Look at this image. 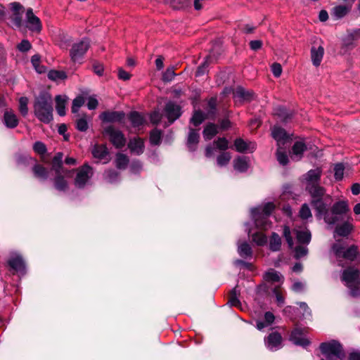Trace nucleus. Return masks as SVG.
<instances>
[{"label": "nucleus", "mask_w": 360, "mask_h": 360, "mask_svg": "<svg viewBox=\"0 0 360 360\" xmlns=\"http://www.w3.org/2000/svg\"><path fill=\"white\" fill-rule=\"evenodd\" d=\"M331 199L326 202L325 210L316 214L318 219H323L324 221L330 225L336 224L345 219V214L349 211V206L346 201H338L333 204L330 210Z\"/></svg>", "instance_id": "1"}, {"label": "nucleus", "mask_w": 360, "mask_h": 360, "mask_svg": "<svg viewBox=\"0 0 360 360\" xmlns=\"http://www.w3.org/2000/svg\"><path fill=\"white\" fill-rule=\"evenodd\" d=\"M35 116L44 123H49L53 120L52 99L50 94L42 92L36 97L34 103Z\"/></svg>", "instance_id": "2"}, {"label": "nucleus", "mask_w": 360, "mask_h": 360, "mask_svg": "<svg viewBox=\"0 0 360 360\" xmlns=\"http://www.w3.org/2000/svg\"><path fill=\"white\" fill-rule=\"evenodd\" d=\"M306 190L311 198V205L314 209L316 214L323 212L325 210L326 202L331 198L330 195L326 194L325 188L319 184L306 186Z\"/></svg>", "instance_id": "3"}, {"label": "nucleus", "mask_w": 360, "mask_h": 360, "mask_svg": "<svg viewBox=\"0 0 360 360\" xmlns=\"http://www.w3.org/2000/svg\"><path fill=\"white\" fill-rule=\"evenodd\" d=\"M276 205L273 202H266L263 206L252 209V215L256 226L266 230L271 228V222L269 217L274 210Z\"/></svg>", "instance_id": "4"}, {"label": "nucleus", "mask_w": 360, "mask_h": 360, "mask_svg": "<svg viewBox=\"0 0 360 360\" xmlns=\"http://www.w3.org/2000/svg\"><path fill=\"white\" fill-rule=\"evenodd\" d=\"M320 349L324 356L321 360H344L345 358L342 345L336 340L321 343Z\"/></svg>", "instance_id": "5"}, {"label": "nucleus", "mask_w": 360, "mask_h": 360, "mask_svg": "<svg viewBox=\"0 0 360 360\" xmlns=\"http://www.w3.org/2000/svg\"><path fill=\"white\" fill-rule=\"evenodd\" d=\"M332 250L338 261V265L340 266H344L342 259L354 261L359 253L358 247L356 245H352L345 249L343 244L340 240L333 245Z\"/></svg>", "instance_id": "6"}, {"label": "nucleus", "mask_w": 360, "mask_h": 360, "mask_svg": "<svg viewBox=\"0 0 360 360\" xmlns=\"http://www.w3.org/2000/svg\"><path fill=\"white\" fill-rule=\"evenodd\" d=\"M89 46L90 41L87 38H84L79 41L74 43L70 50V56L72 61L81 63Z\"/></svg>", "instance_id": "7"}, {"label": "nucleus", "mask_w": 360, "mask_h": 360, "mask_svg": "<svg viewBox=\"0 0 360 360\" xmlns=\"http://www.w3.org/2000/svg\"><path fill=\"white\" fill-rule=\"evenodd\" d=\"M341 280L347 287L353 284H360V271L354 266H349L342 271Z\"/></svg>", "instance_id": "8"}, {"label": "nucleus", "mask_w": 360, "mask_h": 360, "mask_svg": "<svg viewBox=\"0 0 360 360\" xmlns=\"http://www.w3.org/2000/svg\"><path fill=\"white\" fill-rule=\"evenodd\" d=\"M92 175V168L88 165H84L79 168L75 179V186L79 188H84Z\"/></svg>", "instance_id": "9"}, {"label": "nucleus", "mask_w": 360, "mask_h": 360, "mask_svg": "<svg viewBox=\"0 0 360 360\" xmlns=\"http://www.w3.org/2000/svg\"><path fill=\"white\" fill-rule=\"evenodd\" d=\"M104 132L109 136L110 142L117 148H121L124 146L126 139L120 131L116 129L112 126H108L105 128Z\"/></svg>", "instance_id": "10"}, {"label": "nucleus", "mask_w": 360, "mask_h": 360, "mask_svg": "<svg viewBox=\"0 0 360 360\" xmlns=\"http://www.w3.org/2000/svg\"><path fill=\"white\" fill-rule=\"evenodd\" d=\"M181 115V108L179 105L172 101L166 103L164 108V115L167 118L169 124L173 123Z\"/></svg>", "instance_id": "11"}, {"label": "nucleus", "mask_w": 360, "mask_h": 360, "mask_svg": "<svg viewBox=\"0 0 360 360\" xmlns=\"http://www.w3.org/2000/svg\"><path fill=\"white\" fill-rule=\"evenodd\" d=\"M26 27L32 32H40L42 28L40 19L33 13L32 8L26 12Z\"/></svg>", "instance_id": "12"}, {"label": "nucleus", "mask_w": 360, "mask_h": 360, "mask_svg": "<svg viewBox=\"0 0 360 360\" xmlns=\"http://www.w3.org/2000/svg\"><path fill=\"white\" fill-rule=\"evenodd\" d=\"M8 264L17 273L24 274L25 272V264L24 260L18 254L11 255L8 261Z\"/></svg>", "instance_id": "13"}, {"label": "nucleus", "mask_w": 360, "mask_h": 360, "mask_svg": "<svg viewBox=\"0 0 360 360\" xmlns=\"http://www.w3.org/2000/svg\"><path fill=\"white\" fill-rule=\"evenodd\" d=\"M266 347L271 351H276L281 347L282 337L280 333L273 332L264 340Z\"/></svg>", "instance_id": "14"}, {"label": "nucleus", "mask_w": 360, "mask_h": 360, "mask_svg": "<svg viewBox=\"0 0 360 360\" xmlns=\"http://www.w3.org/2000/svg\"><path fill=\"white\" fill-rule=\"evenodd\" d=\"M125 114L121 111H105L100 115L103 122H122Z\"/></svg>", "instance_id": "15"}, {"label": "nucleus", "mask_w": 360, "mask_h": 360, "mask_svg": "<svg viewBox=\"0 0 360 360\" xmlns=\"http://www.w3.org/2000/svg\"><path fill=\"white\" fill-rule=\"evenodd\" d=\"M72 171H64L60 173H55L56 177L54 179V187L59 191H65L67 190L68 185L65 176L69 177L71 176Z\"/></svg>", "instance_id": "16"}, {"label": "nucleus", "mask_w": 360, "mask_h": 360, "mask_svg": "<svg viewBox=\"0 0 360 360\" xmlns=\"http://www.w3.org/2000/svg\"><path fill=\"white\" fill-rule=\"evenodd\" d=\"M271 135L277 142V146H284L288 141V136L285 131L280 127H274L271 130Z\"/></svg>", "instance_id": "17"}, {"label": "nucleus", "mask_w": 360, "mask_h": 360, "mask_svg": "<svg viewBox=\"0 0 360 360\" xmlns=\"http://www.w3.org/2000/svg\"><path fill=\"white\" fill-rule=\"evenodd\" d=\"M353 219L350 216H347V220L342 221L343 223L340 225H337L335 232L340 236H348L354 229L352 224Z\"/></svg>", "instance_id": "18"}, {"label": "nucleus", "mask_w": 360, "mask_h": 360, "mask_svg": "<svg viewBox=\"0 0 360 360\" xmlns=\"http://www.w3.org/2000/svg\"><path fill=\"white\" fill-rule=\"evenodd\" d=\"M233 97L236 103L250 101L253 97V93L238 86L233 91Z\"/></svg>", "instance_id": "19"}, {"label": "nucleus", "mask_w": 360, "mask_h": 360, "mask_svg": "<svg viewBox=\"0 0 360 360\" xmlns=\"http://www.w3.org/2000/svg\"><path fill=\"white\" fill-rule=\"evenodd\" d=\"M290 340L296 345L307 347L309 341L304 336L301 328H295L290 334Z\"/></svg>", "instance_id": "20"}, {"label": "nucleus", "mask_w": 360, "mask_h": 360, "mask_svg": "<svg viewBox=\"0 0 360 360\" xmlns=\"http://www.w3.org/2000/svg\"><path fill=\"white\" fill-rule=\"evenodd\" d=\"M307 150V146L303 141H296L292 147L290 158L294 161H299L303 157V153Z\"/></svg>", "instance_id": "21"}, {"label": "nucleus", "mask_w": 360, "mask_h": 360, "mask_svg": "<svg viewBox=\"0 0 360 360\" xmlns=\"http://www.w3.org/2000/svg\"><path fill=\"white\" fill-rule=\"evenodd\" d=\"M236 150L239 153L253 152L256 149V145L253 142H245L243 139L238 138L234 141Z\"/></svg>", "instance_id": "22"}, {"label": "nucleus", "mask_w": 360, "mask_h": 360, "mask_svg": "<svg viewBox=\"0 0 360 360\" xmlns=\"http://www.w3.org/2000/svg\"><path fill=\"white\" fill-rule=\"evenodd\" d=\"M321 174L322 172L319 168L309 170L306 174V186H311L320 184Z\"/></svg>", "instance_id": "23"}, {"label": "nucleus", "mask_w": 360, "mask_h": 360, "mask_svg": "<svg viewBox=\"0 0 360 360\" xmlns=\"http://www.w3.org/2000/svg\"><path fill=\"white\" fill-rule=\"evenodd\" d=\"M200 135L198 130L190 128L187 139V146L190 150L194 151L199 142Z\"/></svg>", "instance_id": "24"}, {"label": "nucleus", "mask_w": 360, "mask_h": 360, "mask_svg": "<svg viewBox=\"0 0 360 360\" xmlns=\"http://www.w3.org/2000/svg\"><path fill=\"white\" fill-rule=\"evenodd\" d=\"M17 116L11 110H6L4 115V124L10 129L16 127L18 124Z\"/></svg>", "instance_id": "25"}, {"label": "nucleus", "mask_w": 360, "mask_h": 360, "mask_svg": "<svg viewBox=\"0 0 360 360\" xmlns=\"http://www.w3.org/2000/svg\"><path fill=\"white\" fill-rule=\"evenodd\" d=\"M324 53V49L319 46L318 48L313 46L311 49V58L312 63L314 66L320 65Z\"/></svg>", "instance_id": "26"}, {"label": "nucleus", "mask_w": 360, "mask_h": 360, "mask_svg": "<svg viewBox=\"0 0 360 360\" xmlns=\"http://www.w3.org/2000/svg\"><path fill=\"white\" fill-rule=\"evenodd\" d=\"M91 153L94 158L103 160H105L108 155V150L105 145L96 144L92 148Z\"/></svg>", "instance_id": "27"}, {"label": "nucleus", "mask_w": 360, "mask_h": 360, "mask_svg": "<svg viewBox=\"0 0 360 360\" xmlns=\"http://www.w3.org/2000/svg\"><path fill=\"white\" fill-rule=\"evenodd\" d=\"M264 279L266 282L283 283V276L277 271L271 269L264 274Z\"/></svg>", "instance_id": "28"}, {"label": "nucleus", "mask_w": 360, "mask_h": 360, "mask_svg": "<svg viewBox=\"0 0 360 360\" xmlns=\"http://www.w3.org/2000/svg\"><path fill=\"white\" fill-rule=\"evenodd\" d=\"M68 96L58 95L56 96V109L60 116H64L66 114L65 105L68 101Z\"/></svg>", "instance_id": "29"}, {"label": "nucleus", "mask_w": 360, "mask_h": 360, "mask_svg": "<svg viewBox=\"0 0 360 360\" xmlns=\"http://www.w3.org/2000/svg\"><path fill=\"white\" fill-rule=\"evenodd\" d=\"M297 242L302 245H308L311 241V232L308 229L294 230Z\"/></svg>", "instance_id": "30"}, {"label": "nucleus", "mask_w": 360, "mask_h": 360, "mask_svg": "<svg viewBox=\"0 0 360 360\" xmlns=\"http://www.w3.org/2000/svg\"><path fill=\"white\" fill-rule=\"evenodd\" d=\"M63 158L62 153H57L52 160L51 169L55 173H60V172L68 171L63 167Z\"/></svg>", "instance_id": "31"}, {"label": "nucleus", "mask_w": 360, "mask_h": 360, "mask_svg": "<svg viewBox=\"0 0 360 360\" xmlns=\"http://www.w3.org/2000/svg\"><path fill=\"white\" fill-rule=\"evenodd\" d=\"M238 253L245 259L251 258L252 256V250L250 244L246 242L238 243Z\"/></svg>", "instance_id": "32"}, {"label": "nucleus", "mask_w": 360, "mask_h": 360, "mask_svg": "<svg viewBox=\"0 0 360 360\" xmlns=\"http://www.w3.org/2000/svg\"><path fill=\"white\" fill-rule=\"evenodd\" d=\"M351 10V6L346 5H339L335 6L331 12L333 16L336 19H340L345 16Z\"/></svg>", "instance_id": "33"}, {"label": "nucleus", "mask_w": 360, "mask_h": 360, "mask_svg": "<svg viewBox=\"0 0 360 360\" xmlns=\"http://www.w3.org/2000/svg\"><path fill=\"white\" fill-rule=\"evenodd\" d=\"M234 169L240 172H245L248 168V161L246 157H238L233 161Z\"/></svg>", "instance_id": "34"}, {"label": "nucleus", "mask_w": 360, "mask_h": 360, "mask_svg": "<svg viewBox=\"0 0 360 360\" xmlns=\"http://www.w3.org/2000/svg\"><path fill=\"white\" fill-rule=\"evenodd\" d=\"M217 133L218 127L213 123L207 124L202 131L203 137L205 140L212 139Z\"/></svg>", "instance_id": "35"}, {"label": "nucleus", "mask_w": 360, "mask_h": 360, "mask_svg": "<svg viewBox=\"0 0 360 360\" xmlns=\"http://www.w3.org/2000/svg\"><path fill=\"white\" fill-rule=\"evenodd\" d=\"M34 174L36 177L41 180H46L48 179V171L42 165L35 164L32 168Z\"/></svg>", "instance_id": "36"}, {"label": "nucleus", "mask_w": 360, "mask_h": 360, "mask_svg": "<svg viewBox=\"0 0 360 360\" xmlns=\"http://www.w3.org/2000/svg\"><path fill=\"white\" fill-rule=\"evenodd\" d=\"M208 117L206 114H205L201 110H195L192 117L191 118V123H192L194 126H199L202 122Z\"/></svg>", "instance_id": "37"}, {"label": "nucleus", "mask_w": 360, "mask_h": 360, "mask_svg": "<svg viewBox=\"0 0 360 360\" xmlns=\"http://www.w3.org/2000/svg\"><path fill=\"white\" fill-rule=\"evenodd\" d=\"M360 39V29H356L349 32L344 39L345 46H349L352 44L353 41Z\"/></svg>", "instance_id": "38"}, {"label": "nucleus", "mask_w": 360, "mask_h": 360, "mask_svg": "<svg viewBox=\"0 0 360 360\" xmlns=\"http://www.w3.org/2000/svg\"><path fill=\"white\" fill-rule=\"evenodd\" d=\"M281 246V239L278 234L276 233H273L270 241H269V248L271 250L276 252L278 251Z\"/></svg>", "instance_id": "39"}, {"label": "nucleus", "mask_w": 360, "mask_h": 360, "mask_svg": "<svg viewBox=\"0 0 360 360\" xmlns=\"http://www.w3.org/2000/svg\"><path fill=\"white\" fill-rule=\"evenodd\" d=\"M276 158L278 162L282 165H286L288 163V156L284 146L278 147L276 151Z\"/></svg>", "instance_id": "40"}, {"label": "nucleus", "mask_w": 360, "mask_h": 360, "mask_svg": "<svg viewBox=\"0 0 360 360\" xmlns=\"http://www.w3.org/2000/svg\"><path fill=\"white\" fill-rule=\"evenodd\" d=\"M240 292L237 290V286L235 287L229 294V303L233 307H240L241 302L238 300V296L239 295Z\"/></svg>", "instance_id": "41"}, {"label": "nucleus", "mask_w": 360, "mask_h": 360, "mask_svg": "<svg viewBox=\"0 0 360 360\" xmlns=\"http://www.w3.org/2000/svg\"><path fill=\"white\" fill-rule=\"evenodd\" d=\"M116 167L118 169H124L127 167L128 163H129V158L128 157L122 153H117L116 155Z\"/></svg>", "instance_id": "42"}, {"label": "nucleus", "mask_w": 360, "mask_h": 360, "mask_svg": "<svg viewBox=\"0 0 360 360\" xmlns=\"http://www.w3.org/2000/svg\"><path fill=\"white\" fill-rule=\"evenodd\" d=\"M162 139V131L154 129L150 134V142L152 145H159Z\"/></svg>", "instance_id": "43"}, {"label": "nucleus", "mask_w": 360, "mask_h": 360, "mask_svg": "<svg viewBox=\"0 0 360 360\" xmlns=\"http://www.w3.org/2000/svg\"><path fill=\"white\" fill-rule=\"evenodd\" d=\"M67 75L65 72L59 70H51L48 73V78L52 81L65 79Z\"/></svg>", "instance_id": "44"}, {"label": "nucleus", "mask_w": 360, "mask_h": 360, "mask_svg": "<svg viewBox=\"0 0 360 360\" xmlns=\"http://www.w3.org/2000/svg\"><path fill=\"white\" fill-rule=\"evenodd\" d=\"M231 159V155L229 152H223L217 158V165L223 167L226 165Z\"/></svg>", "instance_id": "45"}, {"label": "nucleus", "mask_w": 360, "mask_h": 360, "mask_svg": "<svg viewBox=\"0 0 360 360\" xmlns=\"http://www.w3.org/2000/svg\"><path fill=\"white\" fill-rule=\"evenodd\" d=\"M105 179L109 183H115L119 179V173L114 169H109L104 173Z\"/></svg>", "instance_id": "46"}, {"label": "nucleus", "mask_w": 360, "mask_h": 360, "mask_svg": "<svg viewBox=\"0 0 360 360\" xmlns=\"http://www.w3.org/2000/svg\"><path fill=\"white\" fill-rule=\"evenodd\" d=\"M217 112V99L211 98L207 103V115L208 117H214Z\"/></svg>", "instance_id": "47"}, {"label": "nucleus", "mask_w": 360, "mask_h": 360, "mask_svg": "<svg viewBox=\"0 0 360 360\" xmlns=\"http://www.w3.org/2000/svg\"><path fill=\"white\" fill-rule=\"evenodd\" d=\"M31 63L37 72L42 73L45 72V68L43 65H40V56L39 55L32 56Z\"/></svg>", "instance_id": "48"}, {"label": "nucleus", "mask_w": 360, "mask_h": 360, "mask_svg": "<svg viewBox=\"0 0 360 360\" xmlns=\"http://www.w3.org/2000/svg\"><path fill=\"white\" fill-rule=\"evenodd\" d=\"M307 245H300L295 248V257L296 259H300L308 253V248H307Z\"/></svg>", "instance_id": "49"}, {"label": "nucleus", "mask_w": 360, "mask_h": 360, "mask_svg": "<svg viewBox=\"0 0 360 360\" xmlns=\"http://www.w3.org/2000/svg\"><path fill=\"white\" fill-rule=\"evenodd\" d=\"M175 75L174 67H169L163 72L162 79L164 82H170Z\"/></svg>", "instance_id": "50"}, {"label": "nucleus", "mask_w": 360, "mask_h": 360, "mask_svg": "<svg viewBox=\"0 0 360 360\" xmlns=\"http://www.w3.org/2000/svg\"><path fill=\"white\" fill-rule=\"evenodd\" d=\"M283 236L285 238V239L288 245V247L292 249L294 246V242H293V238L291 236L290 229L288 226H285L283 227Z\"/></svg>", "instance_id": "51"}, {"label": "nucleus", "mask_w": 360, "mask_h": 360, "mask_svg": "<svg viewBox=\"0 0 360 360\" xmlns=\"http://www.w3.org/2000/svg\"><path fill=\"white\" fill-rule=\"evenodd\" d=\"M84 103V98L83 96H77L72 101V112L76 113L79 111V109Z\"/></svg>", "instance_id": "52"}, {"label": "nucleus", "mask_w": 360, "mask_h": 360, "mask_svg": "<svg viewBox=\"0 0 360 360\" xmlns=\"http://www.w3.org/2000/svg\"><path fill=\"white\" fill-rule=\"evenodd\" d=\"M214 145L219 150H226L229 148V141L226 138H218Z\"/></svg>", "instance_id": "53"}, {"label": "nucleus", "mask_w": 360, "mask_h": 360, "mask_svg": "<svg viewBox=\"0 0 360 360\" xmlns=\"http://www.w3.org/2000/svg\"><path fill=\"white\" fill-rule=\"evenodd\" d=\"M27 103H28V99L27 97L20 98V99H19V110L23 116H25L28 112Z\"/></svg>", "instance_id": "54"}, {"label": "nucleus", "mask_w": 360, "mask_h": 360, "mask_svg": "<svg viewBox=\"0 0 360 360\" xmlns=\"http://www.w3.org/2000/svg\"><path fill=\"white\" fill-rule=\"evenodd\" d=\"M300 217L302 219H307L311 217V210L307 204H304L302 205L300 210Z\"/></svg>", "instance_id": "55"}, {"label": "nucleus", "mask_w": 360, "mask_h": 360, "mask_svg": "<svg viewBox=\"0 0 360 360\" xmlns=\"http://www.w3.org/2000/svg\"><path fill=\"white\" fill-rule=\"evenodd\" d=\"M344 165L342 163H338L334 167V176L336 180H341L344 174Z\"/></svg>", "instance_id": "56"}, {"label": "nucleus", "mask_w": 360, "mask_h": 360, "mask_svg": "<svg viewBox=\"0 0 360 360\" xmlns=\"http://www.w3.org/2000/svg\"><path fill=\"white\" fill-rule=\"evenodd\" d=\"M252 240L258 245H263L267 241V238H266V236L264 234L262 233H254L252 235Z\"/></svg>", "instance_id": "57"}, {"label": "nucleus", "mask_w": 360, "mask_h": 360, "mask_svg": "<svg viewBox=\"0 0 360 360\" xmlns=\"http://www.w3.org/2000/svg\"><path fill=\"white\" fill-rule=\"evenodd\" d=\"M274 294L276 296V302L278 306H282L284 304V297L282 295L281 290L279 286H276L273 290Z\"/></svg>", "instance_id": "58"}, {"label": "nucleus", "mask_w": 360, "mask_h": 360, "mask_svg": "<svg viewBox=\"0 0 360 360\" xmlns=\"http://www.w3.org/2000/svg\"><path fill=\"white\" fill-rule=\"evenodd\" d=\"M33 150L39 155H44L46 152V147L41 141H36L33 145Z\"/></svg>", "instance_id": "59"}, {"label": "nucleus", "mask_w": 360, "mask_h": 360, "mask_svg": "<svg viewBox=\"0 0 360 360\" xmlns=\"http://www.w3.org/2000/svg\"><path fill=\"white\" fill-rule=\"evenodd\" d=\"M89 127L86 120L84 117L79 118L76 122V128L80 131H86Z\"/></svg>", "instance_id": "60"}, {"label": "nucleus", "mask_w": 360, "mask_h": 360, "mask_svg": "<svg viewBox=\"0 0 360 360\" xmlns=\"http://www.w3.org/2000/svg\"><path fill=\"white\" fill-rule=\"evenodd\" d=\"M32 46L30 42L27 39H23L18 45V49L21 52H27L31 49Z\"/></svg>", "instance_id": "61"}, {"label": "nucleus", "mask_w": 360, "mask_h": 360, "mask_svg": "<svg viewBox=\"0 0 360 360\" xmlns=\"http://www.w3.org/2000/svg\"><path fill=\"white\" fill-rule=\"evenodd\" d=\"M349 289V295L353 297H360V284H353L351 287H347Z\"/></svg>", "instance_id": "62"}, {"label": "nucleus", "mask_w": 360, "mask_h": 360, "mask_svg": "<svg viewBox=\"0 0 360 360\" xmlns=\"http://www.w3.org/2000/svg\"><path fill=\"white\" fill-rule=\"evenodd\" d=\"M274 114L285 121L288 118L286 109L283 107H278L275 108Z\"/></svg>", "instance_id": "63"}, {"label": "nucleus", "mask_w": 360, "mask_h": 360, "mask_svg": "<svg viewBox=\"0 0 360 360\" xmlns=\"http://www.w3.org/2000/svg\"><path fill=\"white\" fill-rule=\"evenodd\" d=\"M271 71H272L273 75L276 77H280L282 73V67H281V64L277 63H273L271 65Z\"/></svg>", "instance_id": "64"}]
</instances>
